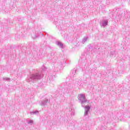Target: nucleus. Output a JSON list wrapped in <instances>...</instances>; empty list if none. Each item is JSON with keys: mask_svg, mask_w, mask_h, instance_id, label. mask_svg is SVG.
Instances as JSON below:
<instances>
[{"mask_svg": "<svg viewBox=\"0 0 130 130\" xmlns=\"http://www.w3.org/2000/svg\"><path fill=\"white\" fill-rule=\"evenodd\" d=\"M78 98L79 100L82 101V102L83 101H85V95H84V94H79Z\"/></svg>", "mask_w": 130, "mask_h": 130, "instance_id": "obj_1", "label": "nucleus"}, {"mask_svg": "<svg viewBox=\"0 0 130 130\" xmlns=\"http://www.w3.org/2000/svg\"><path fill=\"white\" fill-rule=\"evenodd\" d=\"M85 114H88V111H86L85 112Z\"/></svg>", "mask_w": 130, "mask_h": 130, "instance_id": "obj_2", "label": "nucleus"}]
</instances>
